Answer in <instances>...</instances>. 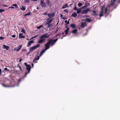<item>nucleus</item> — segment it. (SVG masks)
Instances as JSON below:
<instances>
[{"mask_svg":"<svg viewBox=\"0 0 120 120\" xmlns=\"http://www.w3.org/2000/svg\"><path fill=\"white\" fill-rule=\"evenodd\" d=\"M50 36L48 33L45 34L41 35L39 38L38 43L39 44H43L44 43L46 39Z\"/></svg>","mask_w":120,"mask_h":120,"instance_id":"nucleus-1","label":"nucleus"},{"mask_svg":"<svg viewBox=\"0 0 120 120\" xmlns=\"http://www.w3.org/2000/svg\"><path fill=\"white\" fill-rule=\"evenodd\" d=\"M58 39L53 40V39H50L48 40V42L45 45V50L49 49L50 47V46H52L58 40Z\"/></svg>","mask_w":120,"mask_h":120,"instance_id":"nucleus-2","label":"nucleus"},{"mask_svg":"<svg viewBox=\"0 0 120 120\" xmlns=\"http://www.w3.org/2000/svg\"><path fill=\"white\" fill-rule=\"evenodd\" d=\"M40 46V45L39 44L36 45L30 48L29 50H30V51H31L32 50H34L39 47Z\"/></svg>","mask_w":120,"mask_h":120,"instance_id":"nucleus-3","label":"nucleus"},{"mask_svg":"<svg viewBox=\"0 0 120 120\" xmlns=\"http://www.w3.org/2000/svg\"><path fill=\"white\" fill-rule=\"evenodd\" d=\"M90 9L89 8H87L86 9L83 10L81 12V13L82 14H87V12L90 11Z\"/></svg>","mask_w":120,"mask_h":120,"instance_id":"nucleus-4","label":"nucleus"},{"mask_svg":"<svg viewBox=\"0 0 120 120\" xmlns=\"http://www.w3.org/2000/svg\"><path fill=\"white\" fill-rule=\"evenodd\" d=\"M26 69L28 71V73H29L30 70L31 66L30 65H27L26 66Z\"/></svg>","mask_w":120,"mask_h":120,"instance_id":"nucleus-5","label":"nucleus"},{"mask_svg":"<svg viewBox=\"0 0 120 120\" xmlns=\"http://www.w3.org/2000/svg\"><path fill=\"white\" fill-rule=\"evenodd\" d=\"M40 4L42 7H46V5L43 1L41 0L40 1Z\"/></svg>","mask_w":120,"mask_h":120,"instance_id":"nucleus-6","label":"nucleus"},{"mask_svg":"<svg viewBox=\"0 0 120 120\" xmlns=\"http://www.w3.org/2000/svg\"><path fill=\"white\" fill-rule=\"evenodd\" d=\"M48 15L49 17V18H51L55 16V14L53 13H49L48 14Z\"/></svg>","mask_w":120,"mask_h":120,"instance_id":"nucleus-7","label":"nucleus"},{"mask_svg":"<svg viewBox=\"0 0 120 120\" xmlns=\"http://www.w3.org/2000/svg\"><path fill=\"white\" fill-rule=\"evenodd\" d=\"M22 46V45H20V46H18L17 48V49H14V50L15 51V50L17 52H18L21 49V48Z\"/></svg>","mask_w":120,"mask_h":120,"instance_id":"nucleus-8","label":"nucleus"},{"mask_svg":"<svg viewBox=\"0 0 120 120\" xmlns=\"http://www.w3.org/2000/svg\"><path fill=\"white\" fill-rule=\"evenodd\" d=\"M34 42V41L33 40H31L30 41H29L28 42V43L27 46L28 47L30 46L31 45V44L33 43Z\"/></svg>","mask_w":120,"mask_h":120,"instance_id":"nucleus-9","label":"nucleus"},{"mask_svg":"<svg viewBox=\"0 0 120 120\" xmlns=\"http://www.w3.org/2000/svg\"><path fill=\"white\" fill-rule=\"evenodd\" d=\"M103 10L102 8L101 9V11L100 12L99 16L100 17H101L103 16Z\"/></svg>","mask_w":120,"mask_h":120,"instance_id":"nucleus-10","label":"nucleus"},{"mask_svg":"<svg viewBox=\"0 0 120 120\" xmlns=\"http://www.w3.org/2000/svg\"><path fill=\"white\" fill-rule=\"evenodd\" d=\"M20 8L22 11H25L26 9V7L25 6H20Z\"/></svg>","mask_w":120,"mask_h":120,"instance_id":"nucleus-11","label":"nucleus"},{"mask_svg":"<svg viewBox=\"0 0 120 120\" xmlns=\"http://www.w3.org/2000/svg\"><path fill=\"white\" fill-rule=\"evenodd\" d=\"M82 24L81 26V27L83 28L86 26V23H82Z\"/></svg>","mask_w":120,"mask_h":120,"instance_id":"nucleus-12","label":"nucleus"},{"mask_svg":"<svg viewBox=\"0 0 120 120\" xmlns=\"http://www.w3.org/2000/svg\"><path fill=\"white\" fill-rule=\"evenodd\" d=\"M37 56V57H35L33 61V62H34L36 60H37L39 59L40 58L39 56Z\"/></svg>","mask_w":120,"mask_h":120,"instance_id":"nucleus-13","label":"nucleus"},{"mask_svg":"<svg viewBox=\"0 0 120 120\" xmlns=\"http://www.w3.org/2000/svg\"><path fill=\"white\" fill-rule=\"evenodd\" d=\"M116 0H113V2L112 0H111V3L109 6H108V7H109L111 6H112L114 4L113 2H114Z\"/></svg>","mask_w":120,"mask_h":120,"instance_id":"nucleus-14","label":"nucleus"},{"mask_svg":"<svg viewBox=\"0 0 120 120\" xmlns=\"http://www.w3.org/2000/svg\"><path fill=\"white\" fill-rule=\"evenodd\" d=\"M3 48L4 49H6L8 50V48H9V47L8 46H6V45H3Z\"/></svg>","mask_w":120,"mask_h":120,"instance_id":"nucleus-15","label":"nucleus"},{"mask_svg":"<svg viewBox=\"0 0 120 120\" xmlns=\"http://www.w3.org/2000/svg\"><path fill=\"white\" fill-rule=\"evenodd\" d=\"M77 29H75L73 30H72L71 32L74 34H75L77 32Z\"/></svg>","mask_w":120,"mask_h":120,"instance_id":"nucleus-16","label":"nucleus"},{"mask_svg":"<svg viewBox=\"0 0 120 120\" xmlns=\"http://www.w3.org/2000/svg\"><path fill=\"white\" fill-rule=\"evenodd\" d=\"M52 19L51 18H49L48 19H47V22H52Z\"/></svg>","mask_w":120,"mask_h":120,"instance_id":"nucleus-17","label":"nucleus"},{"mask_svg":"<svg viewBox=\"0 0 120 120\" xmlns=\"http://www.w3.org/2000/svg\"><path fill=\"white\" fill-rule=\"evenodd\" d=\"M22 34H19V38H24L25 37L24 36H22Z\"/></svg>","mask_w":120,"mask_h":120,"instance_id":"nucleus-18","label":"nucleus"},{"mask_svg":"<svg viewBox=\"0 0 120 120\" xmlns=\"http://www.w3.org/2000/svg\"><path fill=\"white\" fill-rule=\"evenodd\" d=\"M77 15V14L75 12L73 13L72 15L71 16L74 17H76Z\"/></svg>","mask_w":120,"mask_h":120,"instance_id":"nucleus-19","label":"nucleus"},{"mask_svg":"<svg viewBox=\"0 0 120 120\" xmlns=\"http://www.w3.org/2000/svg\"><path fill=\"white\" fill-rule=\"evenodd\" d=\"M70 26L71 28L73 29L76 27V25L75 24H71V25Z\"/></svg>","mask_w":120,"mask_h":120,"instance_id":"nucleus-20","label":"nucleus"},{"mask_svg":"<svg viewBox=\"0 0 120 120\" xmlns=\"http://www.w3.org/2000/svg\"><path fill=\"white\" fill-rule=\"evenodd\" d=\"M81 8L80 9H77L76 11L77 14H79L80 13L81 11Z\"/></svg>","mask_w":120,"mask_h":120,"instance_id":"nucleus-21","label":"nucleus"},{"mask_svg":"<svg viewBox=\"0 0 120 120\" xmlns=\"http://www.w3.org/2000/svg\"><path fill=\"white\" fill-rule=\"evenodd\" d=\"M45 24L46 25H47L48 27H50L51 25L50 23H45Z\"/></svg>","mask_w":120,"mask_h":120,"instance_id":"nucleus-22","label":"nucleus"},{"mask_svg":"<svg viewBox=\"0 0 120 120\" xmlns=\"http://www.w3.org/2000/svg\"><path fill=\"white\" fill-rule=\"evenodd\" d=\"M69 28H68L66 30L64 31L65 32V34H68V32L69 30Z\"/></svg>","mask_w":120,"mask_h":120,"instance_id":"nucleus-23","label":"nucleus"},{"mask_svg":"<svg viewBox=\"0 0 120 120\" xmlns=\"http://www.w3.org/2000/svg\"><path fill=\"white\" fill-rule=\"evenodd\" d=\"M89 5H90V4L89 3H88L87 2H86L85 3V6L86 7H87L89 6Z\"/></svg>","mask_w":120,"mask_h":120,"instance_id":"nucleus-24","label":"nucleus"},{"mask_svg":"<svg viewBox=\"0 0 120 120\" xmlns=\"http://www.w3.org/2000/svg\"><path fill=\"white\" fill-rule=\"evenodd\" d=\"M12 5L13 6H15V8H18V6L17 5V4H13Z\"/></svg>","mask_w":120,"mask_h":120,"instance_id":"nucleus-25","label":"nucleus"},{"mask_svg":"<svg viewBox=\"0 0 120 120\" xmlns=\"http://www.w3.org/2000/svg\"><path fill=\"white\" fill-rule=\"evenodd\" d=\"M46 50H45V49H44L41 52V55L42 54H43V53H44L45 51Z\"/></svg>","mask_w":120,"mask_h":120,"instance_id":"nucleus-26","label":"nucleus"},{"mask_svg":"<svg viewBox=\"0 0 120 120\" xmlns=\"http://www.w3.org/2000/svg\"><path fill=\"white\" fill-rule=\"evenodd\" d=\"M86 20L88 22H90L92 20L89 19H86Z\"/></svg>","mask_w":120,"mask_h":120,"instance_id":"nucleus-27","label":"nucleus"},{"mask_svg":"<svg viewBox=\"0 0 120 120\" xmlns=\"http://www.w3.org/2000/svg\"><path fill=\"white\" fill-rule=\"evenodd\" d=\"M67 7H68L67 6V4H65V5H64L63 6V7L62 8H66Z\"/></svg>","mask_w":120,"mask_h":120,"instance_id":"nucleus-28","label":"nucleus"},{"mask_svg":"<svg viewBox=\"0 0 120 120\" xmlns=\"http://www.w3.org/2000/svg\"><path fill=\"white\" fill-rule=\"evenodd\" d=\"M21 32L23 33H24V34L26 33V32H25V30L23 28H22V29Z\"/></svg>","mask_w":120,"mask_h":120,"instance_id":"nucleus-29","label":"nucleus"},{"mask_svg":"<svg viewBox=\"0 0 120 120\" xmlns=\"http://www.w3.org/2000/svg\"><path fill=\"white\" fill-rule=\"evenodd\" d=\"M82 3H79L78 4V5L79 7H80L82 6Z\"/></svg>","mask_w":120,"mask_h":120,"instance_id":"nucleus-30","label":"nucleus"},{"mask_svg":"<svg viewBox=\"0 0 120 120\" xmlns=\"http://www.w3.org/2000/svg\"><path fill=\"white\" fill-rule=\"evenodd\" d=\"M43 26V25H41L40 26H39L37 27V28L38 29H40Z\"/></svg>","mask_w":120,"mask_h":120,"instance_id":"nucleus-31","label":"nucleus"},{"mask_svg":"<svg viewBox=\"0 0 120 120\" xmlns=\"http://www.w3.org/2000/svg\"><path fill=\"white\" fill-rule=\"evenodd\" d=\"M64 33H65V32H63L62 33V34L63 35V37H62V38H61V39H62L63 37H64L65 36V35H64Z\"/></svg>","mask_w":120,"mask_h":120,"instance_id":"nucleus-32","label":"nucleus"},{"mask_svg":"<svg viewBox=\"0 0 120 120\" xmlns=\"http://www.w3.org/2000/svg\"><path fill=\"white\" fill-rule=\"evenodd\" d=\"M61 33H60L59 34H57L56 35V37H57L58 36H60V35H61Z\"/></svg>","mask_w":120,"mask_h":120,"instance_id":"nucleus-33","label":"nucleus"},{"mask_svg":"<svg viewBox=\"0 0 120 120\" xmlns=\"http://www.w3.org/2000/svg\"><path fill=\"white\" fill-rule=\"evenodd\" d=\"M30 14H31V12H29L28 13H27V14H25V16H26L28 15H30Z\"/></svg>","mask_w":120,"mask_h":120,"instance_id":"nucleus-34","label":"nucleus"},{"mask_svg":"<svg viewBox=\"0 0 120 120\" xmlns=\"http://www.w3.org/2000/svg\"><path fill=\"white\" fill-rule=\"evenodd\" d=\"M93 13L94 15H97L96 14V11H93Z\"/></svg>","mask_w":120,"mask_h":120,"instance_id":"nucleus-35","label":"nucleus"},{"mask_svg":"<svg viewBox=\"0 0 120 120\" xmlns=\"http://www.w3.org/2000/svg\"><path fill=\"white\" fill-rule=\"evenodd\" d=\"M4 11V10L2 9H0V13H1L3 11Z\"/></svg>","mask_w":120,"mask_h":120,"instance_id":"nucleus-36","label":"nucleus"},{"mask_svg":"<svg viewBox=\"0 0 120 120\" xmlns=\"http://www.w3.org/2000/svg\"><path fill=\"white\" fill-rule=\"evenodd\" d=\"M105 14H106L107 13V8H106L105 9Z\"/></svg>","mask_w":120,"mask_h":120,"instance_id":"nucleus-37","label":"nucleus"},{"mask_svg":"<svg viewBox=\"0 0 120 120\" xmlns=\"http://www.w3.org/2000/svg\"><path fill=\"white\" fill-rule=\"evenodd\" d=\"M4 70L6 71H9V70H8L7 68H4Z\"/></svg>","mask_w":120,"mask_h":120,"instance_id":"nucleus-38","label":"nucleus"},{"mask_svg":"<svg viewBox=\"0 0 120 120\" xmlns=\"http://www.w3.org/2000/svg\"><path fill=\"white\" fill-rule=\"evenodd\" d=\"M31 51H30V50H29V52H28L26 54L27 55H28L30 53V52Z\"/></svg>","mask_w":120,"mask_h":120,"instance_id":"nucleus-39","label":"nucleus"},{"mask_svg":"<svg viewBox=\"0 0 120 120\" xmlns=\"http://www.w3.org/2000/svg\"><path fill=\"white\" fill-rule=\"evenodd\" d=\"M4 37H0V39L2 40L4 39Z\"/></svg>","mask_w":120,"mask_h":120,"instance_id":"nucleus-40","label":"nucleus"},{"mask_svg":"<svg viewBox=\"0 0 120 120\" xmlns=\"http://www.w3.org/2000/svg\"><path fill=\"white\" fill-rule=\"evenodd\" d=\"M86 8V7L85 6H84L81 8V9H83L84 8Z\"/></svg>","mask_w":120,"mask_h":120,"instance_id":"nucleus-41","label":"nucleus"},{"mask_svg":"<svg viewBox=\"0 0 120 120\" xmlns=\"http://www.w3.org/2000/svg\"><path fill=\"white\" fill-rule=\"evenodd\" d=\"M10 8H14V7H9L8 8V9H10Z\"/></svg>","mask_w":120,"mask_h":120,"instance_id":"nucleus-42","label":"nucleus"},{"mask_svg":"<svg viewBox=\"0 0 120 120\" xmlns=\"http://www.w3.org/2000/svg\"><path fill=\"white\" fill-rule=\"evenodd\" d=\"M28 73V72L27 73V72H26V73H25V77H26V75Z\"/></svg>","mask_w":120,"mask_h":120,"instance_id":"nucleus-43","label":"nucleus"},{"mask_svg":"<svg viewBox=\"0 0 120 120\" xmlns=\"http://www.w3.org/2000/svg\"><path fill=\"white\" fill-rule=\"evenodd\" d=\"M16 37V36L15 35H14L12 36V37L13 38H15Z\"/></svg>","mask_w":120,"mask_h":120,"instance_id":"nucleus-44","label":"nucleus"},{"mask_svg":"<svg viewBox=\"0 0 120 120\" xmlns=\"http://www.w3.org/2000/svg\"><path fill=\"white\" fill-rule=\"evenodd\" d=\"M21 81V79L20 78L18 80V82L19 83V82Z\"/></svg>","mask_w":120,"mask_h":120,"instance_id":"nucleus-45","label":"nucleus"},{"mask_svg":"<svg viewBox=\"0 0 120 120\" xmlns=\"http://www.w3.org/2000/svg\"><path fill=\"white\" fill-rule=\"evenodd\" d=\"M77 9L76 7L75 6V7L74 8V10H77Z\"/></svg>","mask_w":120,"mask_h":120,"instance_id":"nucleus-46","label":"nucleus"},{"mask_svg":"<svg viewBox=\"0 0 120 120\" xmlns=\"http://www.w3.org/2000/svg\"><path fill=\"white\" fill-rule=\"evenodd\" d=\"M22 60V58H21L19 60V62H20Z\"/></svg>","mask_w":120,"mask_h":120,"instance_id":"nucleus-47","label":"nucleus"},{"mask_svg":"<svg viewBox=\"0 0 120 120\" xmlns=\"http://www.w3.org/2000/svg\"><path fill=\"white\" fill-rule=\"evenodd\" d=\"M58 28H56V31L55 32V33L56 32L58 31Z\"/></svg>","mask_w":120,"mask_h":120,"instance_id":"nucleus-48","label":"nucleus"},{"mask_svg":"<svg viewBox=\"0 0 120 120\" xmlns=\"http://www.w3.org/2000/svg\"><path fill=\"white\" fill-rule=\"evenodd\" d=\"M69 22V21H68V22H67V20H66L65 21V22Z\"/></svg>","mask_w":120,"mask_h":120,"instance_id":"nucleus-49","label":"nucleus"},{"mask_svg":"<svg viewBox=\"0 0 120 120\" xmlns=\"http://www.w3.org/2000/svg\"><path fill=\"white\" fill-rule=\"evenodd\" d=\"M1 69H0V75L1 74Z\"/></svg>","mask_w":120,"mask_h":120,"instance_id":"nucleus-50","label":"nucleus"},{"mask_svg":"<svg viewBox=\"0 0 120 120\" xmlns=\"http://www.w3.org/2000/svg\"><path fill=\"white\" fill-rule=\"evenodd\" d=\"M44 14L46 15H47V12H45L44 13Z\"/></svg>","mask_w":120,"mask_h":120,"instance_id":"nucleus-51","label":"nucleus"},{"mask_svg":"<svg viewBox=\"0 0 120 120\" xmlns=\"http://www.w3.org/2000/svg\"><path fill=\"white\" fill-rule=\"evenodd\" d=\"M50 3V2L49 1H47V4H49Z\"/></svg>","mask_w":120,"mask_h":120,"instance_id":"nucleus-52","label":"nucleus"},{"mask_svg":"<svg viewBox=\"0 0 120 120\" xmlns=\"http://www.w3.org/2000/svg\"><path fill=\"white\" fill-rule=\"evenodd\" d=\"M24 64L26 65V66L27 65H28V64H27L25 62L24 63Z\"/></svg>","mask_w":120,"mask_h":120,"instance_id":"nucleus-53","label":"nucleus"},{"mask_svg":"<svg viewBox=\"0 0 120 120\" xmlns=\"http://www.w3.org/2000/svg\"><path fill=\"white\" fill-rule=\"evenodd\" d=\"M31 65L32 66V68H33V67H34V64L33 63H32V64H31Z\"/></svg>","mask_w":120,"mask_h":120,"instance_id":"nucleus-54","label":"nucleus"},{"mask_svg":"<svg viewBox=\"0 0 120 120\" xmlns=\"http://www.w3.org/2000/svg\"><path fill=\"white\" fill-rule=\"evenodd\" d=\"M19 68H20V70H21V71H22V69H21V67H20V66H19Z\"/></svg>","mask_w":120,"mask_h":120,"instance_id":"nucleus-55","label":"nucleus"},{"mask_svg":"<svg viewBox=\"0 0 120 120\" xmlns=\"http://www.w3.org/2000/svg\"><path fill=\"white\" fill-rule=\"evenodd\" d=\"M26 51V49H24L22 50V51Z\"/></svg>","mask_w":120,"mask_h":120,"instance_id":"nucleus-56","label":"nucleus"},{"mask_svg":"<svg viewBox=\"0 0 120 120\" xmlns=\"http://www.w3.org/2000/svg\"><path fill=\"white\" fill-rule=\"evenodd\" d=\"M67 11V10H64V11Z\"/></svg>","mask_w":120,"mask_h":120,"instance_id":"nucleus-57","label":"nucleus"},{"mask_svg":"<svg viewBox=\"0 0 120 120\" xmlns=\"http://www.w3.org/2000/svg\"><path fill=\"white\" fill-rule=\"evenodd\" d=\"M60 16H61V18H62V17L63 16L61 14H60Z\"/></svg>","mask_w":120,"mask_h":120,"instance_id":"nucleus-58","label":"nucleus"},{"mask_svg":"<svg viewBox=\"0 0 120 120\" xmlns=\"http://www.w3.org/2000/svg\"><path fill=\"white\" fill-rule=\"evenodd\" d=\"M29 1L28 0L26 1V2H29Z\"/></svg>","mask_w":120,"mask_h":120,"instance_id":"nucleus-59","label":"nucleus"},{"mask_svg":"<svg viewBox=\"0 0 120 120\" xmlns=\"http://www.w3.org/2000/svg\"><path fill=\"white\" fill-rule=\"evenodd\" d=\"M37 36H35V37H33L32 38H35V37H36Z\"/></svg>","mask_w":120,"mask_h":120,"instance_id":"nucleus-60","label":"nucleus"},{"mask_svg":"<svg viewBox=\"0 0 120 120\" xmlns=\"http://www.w3.org/2000/svg\"><path fill=\"white\" fill-rule=\"evenodd\" d=\"M37 9H39V7H37Z\"/></svg>","mask_w":120,"mask_h":120,"instance_id":"nucleus-61","label":"nucleus"},{"mask_svg":"<svg viewBox=\"0 0 120 120\" xmlns=\"http://www.w3.org/2000/svg\"><path fill=\"white\" fill-rule=\"evenodd\" d=\"M4 6H6V7L7 6V5H4Z\"/></svg>","mask_w":120,"mask_h":120,"instance_id":"nucleus-62","label":"nucleus"},{"mask_svg":"<svg viewBox=\"0 0 120 120\" xmlns=\"http://www.w3.org/2000/svg\"><path fill=\"white\" fill-rule=\"evenodd\" d=\"M69 23H66V24H68Z\"/></svg>","mask_w":120,"mask_h":120,"instance_id":"nucleus-63","label":"nucleus"},{"mask_svg":"<svg viewBox=\"0 0 120 120\" xmlns=\"http://www.w3.org/2000/svg\"><path fill=\"white\" fill-rule=\"evenodd\" d=\"M6 86V87H8V86Z\"/></svg>","mask_w":120,"mask_h":120,"instance_id":"nucleus-64","label":"nucleus"}]
</instances>
